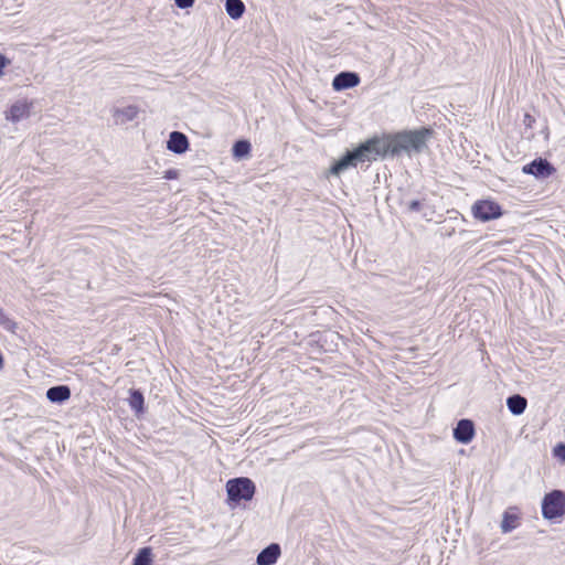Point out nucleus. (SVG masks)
<instances>
[{"label":"nucleus","instance_id":"nucleus-1","mask_svg":"<svg viewBox=\"0 0 565 565\" xmlns=\"http://www.w3.org/2000/svg\"><path fill=\"white\" fill-rule=\"evenodd\" d=\"M430 135L431 131L424 128L399 132L385 138H373L375 153H377V157L386 154L397 156L402 152L408 156L419 153L426 148V142Z\"/></svg>","mask_w":565,"mask_h":565},{"label":"nucleus","instance_id":"nucleus-2","mask_svg":"<svg viewBox=\"0 0 565 565\" xmlns=\"http://www.w3.org/2000/svg\"><path fill=\"white\" fill-rule=\"evenodd\" d=\"M376 158L377 153H375L374 141L370 139L353 151H348L340 160L331 166L327 175L340 177L348 169L355 168L359 163L376 160Z\"/></svg>","mask_w":565,"mask_h":565},{"label":"nucleus","instance_id":"nucleus-3","mask_svg":"<svg viewBox=\"0 0 565 565\" xmlns=\"http://www.w3.org/2000/svg\"><path fill=\"white\" fill-rule=\"evenodd\" d=\"M542 514L546 520H554L565 514V493L553 490L542 501Z\"/></svg>","mask_w":565,"mask_h":565},{"label":"nucleus","instance_id":"nucleus-4","mask_svg":"<svg viewBox=\"0 0 565 565\" xmlns=\"http://www.w3.org/2000/svg\"><path fill=\"white\" fill-rule=\"evenodd\" d=\"M228 499L234 502L248 501L255 493V484L248 478H235L226 482Z\"/></svg>","mask_w":565,"mask_h":565},{"label":"nucleus","instance_id":"nucleus-5","mask_svg":"<svg viewBox=\"0 0 565 565\" xmlns=\"http://www.w3.org/2000/svg\"><path fill=\"white\" fill-rule=\"evenodd\" d=\"M34 106L33 100L26 98L17 99L4 113V117L12 124L30 118Z\"/></svg>","mask_w":565,"mask_h":565},{"label":"nucleus","instance_id":"nucleus-6","mask_svg":"<svg viewBox=\"0 0 565 565\" xmlns=\"http://www.w3.org/2000/svg\"><path fill=\"white\" fill-rule=\"evenodd\" d=\"M472 212L476 218L487 222L498 218L501 215L500 206L493 201H479L472 206Z\"/></svg>","mask_w":565,"mask_h":565},{"label":"nucleus","instance_id":"nucleus-7","mask_svg":"<svg viewBox=\"0 0 565 565\" xmlns=\"http://www.w3.org/2000/svg\"><path fill=\"white\" fill-rule=\"evenodd\" d=\"M110 113L116 126H125L138 117L139 108L136 105L115 106Z\"/></svg>","mask_w":565,"mask_h":565},{"label":"nucleus","instance_id":"nucleus-8","mask_svg":"<svg viewBox=\"0 0 565 565\" xmlns=\"http://www.w3.org/2000/svg\"><path fill=\"white\" fill-rule=\"evenodd\" d=\"M522 171L526 174H532L536 178L544 179V178L550 177L555 171V169L546 160L536 159V160L532 161L531 163L525 164L522 168Z\"/></svg>","mask_w":565,"mask_h":565},{"label":"nucleus","instance_id":"nucleus-9","mask_svg":"<svg viewBox=\"0 0 565 565\" xmlns=\"http://www.w3.org/2000/svg\"><path fill=\"white\" fill-rule=\"evenodd\" d=\"M475 436V427L471 420L461 419L454 429V437L461 444H468Z\"/></svg>","mask_w":565,"mask_h":565},{"label":"nucleus","instance_id":"nucleus-10","mask_svg":"<svg viewBox=\"0 0 565 565\" xmlns=\"http://www.w3.org/2000/svg\"><path fill=\"white\" fill-rule=\"evenodd\" d=\"M359 83L360 77L358 74L351 72H342L334 77L332 86L335 90H343L352 88Z\"/></svg>","mask_w":565,"mask_h":565},{"label":"nucleus","instance_id":"nucleus-11","mask_svg":"<svg viewBox=\"0 0 565 565\" xmlns=\"http://www.w3.org/2000/svg\"><path fill=\"white\" fill-rule=\"evenodd\" d=\"M167 148L178 154L184 153L189 148V141L184 134L173 131L169 136Z\"/></svg>","mask_w":565,"mask_h":565},{"label":"nucleus","instance_id":"nucleus-12","mask_svg":"<svg viewBox=\"0 0 565 565\" xmlns=\"http://www.w3.org/2000/svg\"><path fill=\"white\" fill-rule=\"evenodd\" d=\"M280 555V547L278 544H270L264 548L257 556L258 565H273L276 563Z\"/></svg>","mask_w":565,"mask_h":565},{"label":"nucleus","instance_id":"nucleus-13","mask_svg":"<svg viewBox=\"0 0 565 565\" xmlns=\"http://www.w3.org/2000/svg\"><path fill=\"white\" fill-rule=\"evenodd\" d=\"M519 524L520 514L518 513L515 508H510L503 513L500 527L503 533H510L511 531L516 529Z\"/></svg>","mask_w":565,"mask_h":565},{"label":"nucleus","instance_id":"nucleus-14","mask_svg":"<svg viewBox=\"0 0 565 565\" xmlns=\"http://www.w3.org/2000/svg\"><path fill=\"white\" fill-rule=\"evenodd\" d=\"M46 397L52 403H63L71 397V390L66 385L53 386L46 391Z\"/></svg>","mask_w":565,"mask_h":565},{"label":"nucleus","instance_id":"nucleus-15","mask_svg":"<svg viewBox=\"0 0 565 565\" xmlns=\"http://www.w3.org/2000/svg\"><path fill=\"white\" fill-rule=\"evenodd\" d=\"M507 405H508L509 411L513 415H521L526 408L527 401L525 397L516 394V395L510 396L507 399Z\"/></svg>","mask_w":565,"mask_h":565},{"label":"nucleus","instance_id":"nucleus-16","mask_svg":"<svg viewBox=\"0 0 565 565\" xmlns=\"http://www.w3.org/2000/svg\"><path fill=\"white\" fill-rule=\"evenodd\" d=\"M225 9L232 19H239L245 11V6L242 0H226Z\"/></svg>","mask_w":565,"mask_h":565},{"label":"nucleus","instance_id":"nucleus-17","mask_svg":"<svg viewBox=\"0 0 565 565\" xmlns=\"http://www.w3.org/2000/svg\"><path fill=\"white\" fill-rule=\"evenodd\" d=\"M250 152V143L246 140L236 141L233 146V156L235 159L241 160L247 157Z\"/></svg>","mask_w":565,"mask_h":565},{"label":"nucleus","instance_id":"nucleus-18","mask_svg":"<svg viewBox=\"0 0 565 565\" xmlns=\"http://www.w3.org/2000/svg\"><path fill=\"white\" fill-rule=\"evenodd\" d=\"M153 561L152 551L150 547H143L137 553L134 565H151Z\"/></svg>","mask_w":565,"mask_h":565},{"label":"nucleus","instance_id":"nucleus-19","mask_svg":"<svg viewBox=\"0 0 565 565\" xmlns=\"http://www.w3.org/2000/svg\"><path fill=\"white\" fill-rule=\"evenodd\" d=\"M130 407L137 413H141L143 408V396L139 391H132L129 399Z\"/></svg>","mask_w":565,"mask_h":565},{"label":"nucleus","instance_id":"nucleus-20","mask_svg":"<svg viewBox=\"0 0 565 565\" xmlns=\"http://www.w3.org/2000/svg\"><path fill=\"white\" fill-rule=\"evenodd\" d=\"M0 324L6 330H8L10 332H14V330H15V323L4 315V312L1 308H0Z\"/></svg>","mask_w":565,"mask_h":565},{"label":"nucleus","instance_id":"nucleus-21","mask_svg":"<svg viewBox=\"0 0 565 565\" xmlns=\"http://www.w3.org/2000/svg\"><path fill=\"white\" fill-rule=\"evenodd\" d=\"M11 64V61L0 53V78L4 76V68Z\"/></svg>","mask_w":565,"mask_h":565},{"label":"nucleus","instance_id":"nucleus-22","mask_svg":"<svg viewBox=\"0 0 565 565\" xmlns=\"http://www.w3.org/2000/svg\"><path fill=\"white\" fill-rule=\"evenodd\" d=\"M175 4L180 9H188L193 6L194 0H174Z\"/></svg>","mask_w":565,"mask_h":565},{"label":"nucleus","instance_id":"nucleus-23","mask_svg":"<svg viewBox=\"0 0 565 565\" xmlns=\"http://www.w3.org/2000/svg\"><path fill=\"white\" fill-rule=\"evenodd\" d=\"M554 455L565 460V445L561 444L554 448Z\"/></svg>","mask_w":565,"mask_h":565},{"label":"nucleus","instance_id":"nucleus-24","mask_svg":"<svg viewBox=\"0 0 565 565\" xmlns=\"http://www.w3.org/2000/svg\"><path fill=\"white\" fill-rule=\"evenodd\" d=\"M179 177V172L174 169H169L164 172L163 178L167 180H173Z\"/></svg>","mask_w":565,"mask_h":565},{"label":"nucleus","instance_id":"nucleus-25","mask_svg":"<svg viewBox=\"0 0 565 565\" xmlns=\"http://www.w3.org/2000/svg\"><path fill=\"white\" fill-rule=\"evenodd\" d=\"M420 207V203L418 201H412L408 205L411 211H418Z\"/></svg>","mask_w":565,"mask_h":565},{"label":"nucleus","instance_id":"nucleus-26","mask_svg":"<svg viewBox=\"0 0 565 565\" xmlns=\"http://www.w3.org/2000/svg\"><path fill=\"white\" fill-rule=\"evenodd\" d=\"M524 121L527 124V125H531V122L533 121L532 117L530 115H525L524 117Z\"/></svg>","mask_w":565,"mask_h":565}]
</instances>
